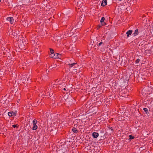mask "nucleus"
Returning a JSON list of instances; mask_svg holds the SVG:
<instances>
[{
	"label": "nucleus",
	"mask_w": 153,
	"mask_h": 153,
	"mask_svg": "<svg viewBox=\"0 0 153 153\" xmlns=\"http://www.w3.org/2000/svg\"><path fill=\"white\" fill-rule=\"evenodd\" d=\"M107 127L108 128L110 129L113 131H114V129L112 127H110V126H107Z\"/></svg>",
	"instance_id": "b1692460"
},
{
	"label": "nucleus",
	"mask_w": 153,
	"mask_h": 153,
	"mask_svg": "<svg viewBox=\"0 0 153 153\" xmlns=\"http://www.w3.org/2000/svg\"><path fill=\"white\" fill-rule=\"evenodd\" d=\"M102 24H101V23L99 24L97 26V29H99L100 27H102Z\"/></svg>",
	"instance_id": "412c9836"
},
{
	"label": "nucleus",
	"mask_w": 153,
	"mask_h": 153,
	"mask_svg": "<svg viewBox=\"0 0 153 153\" xmlns=\"http://www.w3.org/2000/svg\"><path fill=\"white\" fill-rule=\"evenodd\" d=\"M12 127L13 128H18V126L17 125H12Z\"/></svg>",
	"instance_id": "7c9ffc66"
},
{
	"label": "nucleus",
	"mask_w": 153,
	"mask_h": 153,
	"mask_svg": "<svg viewBox=\"0 0 153 153\" xmlns=\"http://www.w3.org/2000/svg\"><path fill=\"white\" fill-rule=\"evenodd\" d=\"M83 22L82 20H81L80 18H78L76 20L75 23L74 22L72 23V29H74V30H77L80 28L82 27V24Z\"/></svg>",
	"instance_id": "f257e3e1"
},
{
	"label": "nucleus",
	"mask_w": 153,
	"mask_h": 153,
	"mask_svg": "<svg viewBox=\"0 0 153 153\" xmlns=\"http://www.w3.org/2000/svg\"><path fill=\"white\" fill-rule=\"evenodd\" d=\"M56 129L55 128L53 127V129H52L50 131L51 134L53 135L54 134H56Z\"/></svg>",
	"instance_id": "1a4fd4ad"
},
{
	"label": "nucleus",
	"mask_w": 153,
	"mask_h": 153,
	"mask_svg": "<svg viewBox=\"0 0 153 153\" xmlns=\"http://www.w3.org/2000/svg\"><path fill=\"white\" fill-rule=\"evenodd\" d=\"M100 133H102V135H101V137H102V138L104 139V138H104V135H105V134H104V131L103 130L101 131H100Z\"/></svg>",
	"instance_id": "f3484780"
},
{
	"label": "nucleus",
	"mask_w": 153,
	"mask_h": 153,
	"mask_svg": "<svg viewBox=\"0 0 153 153\" xmlns=\"http://www.w3.org/2000/svg\"><path fill=\"white\" fill-rule=\"evenodd\" d=\"M73 30H67L65 32L64 35L66 37L71 36V31Z\"/></svg>",
	"instance_id": "20e7f679"
},
{
	"label": "nucleus",
	"mask_w": 153,
	"mask_h": 153,
	"mask_svg": "<svg viewBox=\"0 0 153 153\" xmlns=\"http://www.w3.org/2000/svg\"><path fill=\"white\" fill-rule=\"evenodd\" d=\"M101 24H102V26H104L106 25V23L105 22H104L102 23H101Z\"/></svg>",
	"instance_id": "2f4dec72"
},
{
	"label": "nucleus",
	"mask_w": 153,
	"mask_h": 153,
	"mask_svg": "<svg viewBox=\"0 0 153 153\" xmlns=\"http://www.w3.org/2000/svg\"><path fill=\"white\" fill-rule=\"evenodd\" d=\"M129 140L130 141L131 140L134 139V138L135 137L134 136H133L132 135H130L129 136Z\"/></svg>",
	"instance_id": "a211bd4d"
},
{
	"label": "nucleus",
	"mask_w": 153,
	"mask_h": 153,
	"mask_svg": "<svg viewBox=\"0 0 153 153\" xmlns=\"http://www.w3.org/2000/svg\"><path fill=\"white\" fill-rule=\"evenodd\" d=\"M63 85H62V86H63L64 87H65V88H63V87L61 88V87H60L59 86V87H60V88H61L60 89L61 90H63L64 91H66V84H65V83H63Z\"/></svg>",
	"instance_id": "dca6fc26"
},
{
	"label": "nucleus",
	"mask_w": 153,
	"mask_h": 153,
	"mask_svg": "<svg viewBox=\"0 0 153 153\" xmlns=\"http://www.w3.org/2000/svg\"><path fill=\"white\" fill-rule=\"evenodd\" d=\"M1 0H0V2H1Z\"/></svg>",
	"instance_id": "f704fd0d"
},
{
	"label": "nucleus",
	"mask_w": 153,
	"mask_h": 153,
	"mask_svg": "<svg viewBox=\"0 0 153 153\" xmlns=\"http://www.w3.org/2000/svg\"><path fill=\"white\" fill-rule=\"evenodd\" d=\"M57 55H58V54H57V53H54L53 54H50V56L51 57L54 59H56Z\"/></svg>",
	"instance_id": "0eeeda50"
},
{
	"label": "nucleus",
	"mask_w": 153,
	"mask_h": 153,
	"mask_svg": "<svg viewBox=\"0 0 153 153\" xmlns=\"http://www.w3.org/2000/svg\"><path fill=\"white\" fill-rule=\"evenodd\" d=\"M105 19V18L104 17H102L100 21V22L101 23H102L104 22Z\"/></svg>",
	"instance_id": "5701e85b"
},
{
	"label": "nucleus",
	"mask_w": 153,
	"mask_h": 153,
	"mask_svg": "<svg viewBox=\"0 0 153 153\" xmlns=\"http://www.w3.org/2000/svg\"><path fill=\"white\" fill-rule=\"evenodd\" d=\"M57 66L56 64H53V65H51L49 67V69H53V68H55Z\"/></svg>",
	"instance_id": "ddd939ff"
},
{
	"label": "nucleus",
	"mask_w": 153,
	"mask_h": 153,
	"mask_svg": "<svg viewBox=\"0 0 153 153\" xmlns=\"http://www.w3.org/2000/svg\"><path fill=\"white\" fill-rule=\"evenodd\" d=\"M76 125H74V127L72 128V131L74 133H77L78 132V130L76 129V128H75Z\"/></svg>",
	"instance_id": "9b49d317"
},
{
	"label": "nucleus",
	"mask_w": 153,
	"mask_h": 153,
	"mask_svg": "<svg viewBox=\"0 0 153 153\" xmlns=\"http://www.w3.org/2000/svg\"><path fill=\"white\" fill-rule=\"evenodd\" d=\"M138 29H137L135 30L134 33L133 34V35L134 36H135L137 35L138 34Z\"/></svg>",
	"instance_id": "f8f14e48"
},
{
	"label": "nucleus",
	"mask_w": 153,
	"mask_h": 153,
	"mask_svg": "<svg viewBox=\"0 0 153 153\" xmlns=\"http://www.w3.org/2000/svg\"><path fill=\"white\" fill-rule=\"evenodd\" d=\"M50 52L51 53V54H52L54 53V51L53 49L50 48Z\"/></svg>",
	"instance_id": "a878e982"
},
{
	"label": "nucleus",
	"mask_w": 153,
	"mask_h": 153,
	"mask_svg": "<svg viewBox=\"0 0 153 153\" xmlns=\"http://www.w3.org/2000/svg\"><path fill=\"white\" fill-rule=\"evenodd\" d=\"M98 45L97 44V45H93L92 44V47H93L94 48L96 49L97 48Z\"/></svg>",
	"instance_id": "aec40b11"
},
{
	"label": "nucleus",
	"mask_w": 153,
	"mask_h": 153,
	"mask_svg": "<svg viewBox=\"0 0 153 153\" xmlns=\"http://www.w3.org/2000/svg\"><path fill=\"white\" fill-rule=\"evenodd\" d=\"M59 81H58L57 82H55L54 81H53L52 82V84L53 85H57V84H59V83H58Z\"/></svg>",
	"instance_id": "393cba45"
},
{
	"label": "nucleus",
	"mask_w": 153,
	"mask_h": 153,
	"mask_svg": "<svg viewBox=\"0 0 153 153\" xmlns=\"http://www.w3.org/2000/svg\"><path fill=\"white\" fill-rule=\"evenodd\" d=\"M145 37H144V36H140L139 37V38L141 40H142V39H144V38H145Z\"/></svg>",
	"instance_id": "cd10ccee"
},
{
	"label": "nucleus",
	"mask_w": 153,
	"mask_h": 153,
	"mask_svg": "<svg viewBox=\"0 0 153 153\" xmlns=\"http://www.w3.org/2000/svg\"><path fill=\"white\" fill-rule=\"evenodd\" d=\"M37 122V120L35 119L33 121V126L32 127V129L33 130H36L38 128V127L36 125Z\"/></svg>",
	"instance_id": "f03ea898"
},
{
	"label": "nucleus",
	"mask_w": 153,
	"mask_h": 153,
	"mask_svg": "<svg viewBox=\"0 0 153 153\" xmlns=\"http://www.w3.org/2000/svg\"><path fill=\"white\" fill-rule=\"evenodd\" d=\"M18 31L17 30H12L11 29H10V32H9V35H10V34L11 35H13V36H16L17 34H18Z\"/></svg>",
	"instance_id": "7ed1b4c3"
},
{
	"label": "nucleus",
	"mask_w": 153,
	"mask_h": 153,
	"mask_svg": "<svg viewBox=\"0 0 153 153\" xmlns=\"http://www.w3.org/2000/svg\"><path fill=\"white\" fill-rule=\"evenodd\" d=\"M10 112H12L11 113H12V116L14 117L16 115V113H17L16 111H15L14 112H13V111H10Z\"/></svg>",
	"instance_id": "6ab92c4d"
},
{
	"label": "nucleus",
	"mask_w": 153,
	"mask_h": 153,
	"mask_svg": "<svg viewBox=\"0 0 153 153\" xmlns=\"http://www.w3.org/2000/svg\"><path fill=\"white\" fill-rule=\"evenodd\" d=\"M99 134L97 132H94L92 133V136L94 138H97L99 136Z\"/></svg>",
	"instance_id": "423d86ee"
},
{
	"label": "nucleus",
	"mask_w": 153,
	"mask_h": 153,
	"mask_svg": "<svg viewBox=\"0 0 153 153\" xmlns=\"http://www.w3.org/2000/svg\"><path fill=\"white\" fill-rule=\"evenodd\" d=\"M140 61V59H138L136 60L135 62L137 64V63H139Z\"/></svg>",
	"instance_id": "c756f323"
},
{
	"label": "nucleus",
	"mask_w": 153,
	"mask_h": 153,
	"mask_svg": "<svg viewBox=\"0 0 153 153\" xmlns=\"http://www.w3.org/2000/svg\"><path fill=\"white\" fill-rule=\"evenodd\" d=\"M55 82H57L58 79H56L54 80Z\"/></svg>",
	"instance_id": "473e14b6"
},
{
	"label": "nucleus",
	"mask_w": 153,
	"mask_h": 153,
	"mask_svg": "<svg viewBox=\"0 0 153 153\" xmlns=\"http://www.w3.org/2000/svg\"><path fill=\"white\" fill-rule=\"evenodd\" d=\"M104 45V43H103L102 42H100L98 44V47H99L101 45Z\"/></svg>",
	"instance_id": "bb28decb"
},
{
	"label": "nucleus",
	"mask_w": 153,
	"mask_h": 153,
	"mask_svg": "<svg viewBox=\"0 0 153 153\" xmlns=\"http://www.w3.org/2000/svg\"><path fill=\"white\" fill-rule=\"evenodd\" d=\"M7 21H9L11 24H13L14 22V19L13 17H8L7 18Z\"/></svg>",
	"instance_id": "39448f33"
},
{
	"label": "nucleus",
	"mask_w": 153,
	"mask_h": 153,
	"mask_svg": "<svg viewBox=\"0 0 153 153\" xmlns=\"http://www.w3.org/2000/svg\"><path fill=\"white\" fill-rule=\"evenodd\" d=\"M152 27H153V26H152Z\"/></svg>",
	"instance_id": "c9c22d12"
},
{
	"label": "nucleus",
	"mask_w": 153,
	"mask_h": 153,
	"mask_svg": "<svg viewBox=\"0 0 153 153\" xmlns=\"http://www.w3.org/2000/svg\"><path fill=\"white\" fill-rule=\"evenodd\" d=\"M147 51V50H146V51H146L145 52H146V53H147V52H146V51Z\"/></svg>",
	"instance_id": "72a5a7b5"
},
{
	"label": "nucleus",
	"mask_w": 153,
	"mask_h": 153,
	"mask_svg": "<svg viewBox=\"0 0 153 153\" xmlns=\"http://www.w3.org/2000/svg\"><path fill=\"white\" fill-rule=\"evenodd\" d=\"M132 32V30H129L128 31H127L126 33V34L127 35V37H129V36L131 35Z\"/></svg>",
	"instance_id": "9d476101"
},
{
	"label": "nucleus",
	"mask_w": 153,
	"mask_h": 153,
	"mask_svg": "<svg viewBox=\"0 0 153 153\" xmlns=\"http://www.w3.org/2000/svg\"><path fill=\"white\" fill-rule=\"evenodd\" d=\"M11 112H11L10 111L8 112V114L9 117L12 116V114Z\"/></svg>",
	"instance_id": "c85d7f7f"
},
{
	"label": "nucleus",
	"mask_w": 153,
	"mask_h": 153,
	"mask_svg": "<svg viewBox=\"0 0 153 153\" xmlns=\"http://www.w3.org/2000/svg\"><path fill=\"white\" fill-rule=\"evenodd\" d=\"M76 63H71V62H69L68 64V65H69V67H73L74 65L76 64Z\"/></svg>",
	"instance_id": "4468645a"
},
{
	"label": "nucleus",
	"mask_w": 153,
	"mask_h": 153,
	"mask_svg": "<svg viewBox=\"0 0 153 153\" xmlns=\"http://www.w3.org/2000/svg\"><path fill=\"white\" fill-rule=\"evenodd\" d=\"M58 54L57 55V58L61 59L62 57V55L60 54H59L58 53H57Z\"/></svg>",
	"instance_id": "4be33fe9"
},
{
	"label": "nucleus",
	"mask_w": 153,
	"mask_h": 153,
	"mask_svg": "<svg viewBox=\"0 0 153 153\" xmlns=\"http://www.w3.org/2000/svg\"><path fill=\"white\" fill-rule=\"evenodd\" d=\"M143 110L144 111V112H145V113L146 114H149V113L147 108H143Z\"/></svg>",
	"instance_id": "2eb2a0df"
},
{
	"label": "nucleus",
	"mask_w": 153,
	"mask_h": 153,
	"mask_svg": "<svg viewBox=\"0 0 153 153\" xmlns=\"http://www.w3.org/2000/svg\"><path fill=\"white\" fill-rule=\"evenodd\" d=\"M107 4V0H102V1L101 3V6L102 7L105 6Z\"/></svg>",
	"instance_id": "6e6552de"
}]
</instances>
